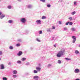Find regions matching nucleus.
Listing matches in <instances>:
<instances>
[{
	"label": "nucleus",
	"instance_id": "nucleus-1",
	"mask_svg": "<svg viewBox=\"0 0 80 80\" xmlns=\"http://www.w3.org/2000/svg\"><path fill=\"white\" fill-rule=\"evenodd\" d=\"M65 49H62L61 51L58 52V53L57 55V56L58 58L61 57L62 55H63V54L65 53Z\"/></svg>",
	"mask_w": 80,
	"mask_h": 80
},
{
	"label": "nucleus",
	"instance_id": "nucleus-2",
	"mask_svg": "<svg viewBox=\"0 0 80 80\" xmlns=\"http://www.w3.org/2000/svg\"><path fill=\"white\" fill-rule=\"evenodd\" d=\"M20 21L22 23H25V22L26 21V19L24 18H21L20 19Z\"/></svg>",
	"mask_w": 80,
	"mask_h": 80
},
{
	"label": "nucleus",
	"instance_id": "nucleus-3",
	"mask_svg": "<svg viewBox=\"0 0 80 80\" xmlns=\"http://www.w3.org/2000/svg\"><path fill=\"white\" fill-rule=\"evenodd\" d=\"M72 38L73 39V40H72V43H75L76 41V38H77L75 36H72Z\"/></svg>",
	"mask_w": 80,
	"mask_h": 80
},
{
	"label": "nucleus",
	"instance_id": "nucleus-4",
	"mask_svg": "<svg viewBox=\"0 0 80 80\" xmlns=\"http://www.w3.org/2000/svg\"><path fill=\"white\" fill-rule=\"evenodd\" d=\"M74 72L75 73H79V72H80V70H79L78 69L76 68L75 69Z\"/></svg>",
	"mask_w": 80,
	"mask_h": 80
},
{
	"label": "nucleus",
	"instance_id": "nucleus-5",
	"mask_svg": "<svg viewBox=\"0 0 80 80\" xmlns=\"http://www.w3.org/2000/svg\"><path fill=\"white\" fill-rule=\"evenodd\" d=\"M39 78V77H38V76H34L33 77V79L34 80H37Z\"/></svg>",
	"mask_w": 80,
	"mask_h": 80
},
{
	"label": "nucleus",
	"instance_id": "nucleus-6",
	"mask_svg": "<svg viewBox=\"0 0 80 80\" xmlns=\"http://www.w3.org/2000/svg\"><path fill=\"white\" fill-rule=\"evenodd\" d=\"M23 53L22 51H19V52L18 53L17 55L18 56H20L22 55Z\"/></svg>",
	"mask_w": 80,
	"mask_h": 80
},
{
	"label": "nucleus",
	"instance_id": "nucleus-7",
	"mask_svg": "<svg viewBox=\"0 0 80 80\" xmlns=\"http://www.w3.org/2000/svg\"><path fill=\"white\" fill-rule=\"evenodd\" d=\"M36 22L38 25H39L40 24V20H37L36 21Z\"/></svg>",
	"mask_w": 80,
	"mask_h": 80
},
{
	"label": "nucleus",
	"instance_id": "nucleus-8",
	"mask_svg": "<svg viewBox=\"0 0 80 80\" xmlns=\"http://www.w3.org/2000/svg\"><path fill=\"white\" fill-rule=\"evenodd\" d=\"M36 69L37 70L38 72H40V68L38 67H36Z\"/></svg>",
	"mask_w": 80,
	"mask_h": 80
},
{
	"label": "nucleus",
	"instance_id": "nucleus-9",
	"mask_svg": "<svg viewBox=\"0 0 80 80\" xmlns=\"http://www.w3.org/2000/svg\"><path fill=\"white\" fill-rule=\"evenodd\" d=\"M0 67L1 69L2 70H3V69H4V67L3 64H1L0 65Z\"/></svg>",
	"mask_w": 80,
	"mask_h": 80
},
{
	"label": "nucleus",
	"instance_id": "nucleus-10",
	"mask_svg": "<svg viewBox=\"0 0 80 80\" xmlns=\"http://www.w3.org/2000/svg\"><path fill=\"white\" fill-rule=\"evenodd\" d=\"M5 17V16L4 14H2L0 16V18L1 19H3V18H4Z\"/></svg>",
	"mask_w": 80,
	"mask_h": 80
},
{
	"label": "nucleus",
	"instance_id": "nucleus-11",
	"mask_svg": "<svg viewBox=\"0 0 80 80\" xmlns=\"http://www.w3.org/2000/svg\"><path fill=\"white\" fill-rule=\"evenodd\" d=\"M27 7L28 8H32V5H27Z\"/></svg>",
	"mask_w": 80,
	"mask_h": 80
},
{
	"label": "nucleus",
	"instance_id": "nucleus-12",
	"mask_svg": "<svg viewBox=\"0 0 80 80\" xmlns=\"http://www.w3.org/2000/svg\"><path fill=\"white\" fill-rule=\"evenodd\" d=\"M13 73L14 74V75H16V74H17V71L16 70H14L13 72Z\"/></svg>",
	"mask_w": 80,
	"mask_h": 80
},
{
	"label": "nucleus",
	"instance_id": "nucleus-13",
	"mask_svg": "<svg viewBox=\"0 0 80 80\" xmlns=\"http://www.w3.org/2000/svg\"><path fill=\"white\" fill-rule=\"evenodd\" d=\"M9 48L10 50H13V47L12 46H10L9 47Z\"/></svg>",
	"mask_w": 80,
	"mask_h": 80
},
{
	"label": "nucleus",
	"instance_id": "nucleus-14",
	"mask_svg": "<svg viewBox=\"0 0 80 80\" xmlns=\"http://www.w3.org/2000/svg\"><path fill=\"white\" fill-rule=\"evenodd\" d=\"M65 59L66 60H67V61H68L69 60H71V59L68 58H65Z\"/></svg>",
	"mask_w": 80,
	"mask_h": 80
},
{
	"label": "nucleus",
	"instance_id": "nucleus-15",
	"mask_svg": "<svg viewBox=\"0 0 80 80\" xmlns=\"http://www.w3.org/2000/svg\"><path fill=\"white\" fill-rule=\"evenodd\" d=\"M71 30L72 31V32H75V28H72L71 29Z\"/></svg>",
	"mask_w": 80,
	"mask_h": 80
},
{
	"label": "nucleus",
	"instance_id": "nucleus-16",
	"mask_svg": "<svg viewBox=\"0 0 80 80\" xmlns=\"http://www.w3.org/2000/svg\"><path fill=\"white\" fill-rule=\"evenodd\" d=\"M26 60V58H22L21 59V60L23 62V61H25V60Z\"/></svg>",
	"mask_w": 80,
	"mask_h": 80
},
{
	"label": "nucleus",
	"instance_id": "nucleus-17",
	"mask_svg": "<svg viewBox=\"0 0 80 80\" xmlns=\"http://www.w3.org/2000/svg\"><path fill=\"white\" fill-rule=\"evenodd\" d=\"M75 13H76V12H75V11H74L71 13V14L72 15H74Z\"/></svg>",
	"mask_w": 80,
	"mask_h": 80
},
{
	"label": "nucleus",
	"instance_id": "nucleus-18",
	"mask_svg": "<svg viewBox=\"0 0 80 80\" xmlns=\"http://www.w3.org/2000/svg\"><path fill=\"white\" fill-rule=\"evenodd\" d=\"M47 18V17H46L45 16H43L42 17V20H44V19H45Z\"/></svg>",
	"mask_w": 80,
	"mask_h": 80
},
{
	"label": "nucleus",
	"instance_id": "nucleus-19",
	"mask_svg": "<svg viewBox=\"0 0 80 80\" xmlns=\"http://www.w3.org/2000/svg\"><path fill=\"white\" fill-rule=\"evenodd\" d=\"M8 23H13V21L12 20H9L8 21Z\"/></svg>",
	"mask_w": 80,
	"mask_h": 80
},
{
	"label": "nucleus",
	"instance_id": "nucleus-20",
	"mask_svg": "<svg viewBox=\"0 0 80 80\" xmlns=\"http://www.w3.org/2000/svg\"><path fill=\"white\" fill-rule=\"evenodd\" d=\"M75 53H76V54H78L79 53V51H78V50H75Z\"/></svg>",
	"mask_w": 80,
	"mask_h": 80
},
{
	"label": "nucleus",
	"instance_id": "nucleus-21",
	"mask_svg": "<svg viewBox=\"0 0 80 80\" xmlns=\"http://www.w3.org/2000/svg\"><path fill=\"white\" fill-rule=\"evenodd\" d=\"M17 63H19V64L22 63V61H21L18 60L17 61Z\"/></svg>",
	"mask_w": 80,
	"mask_h": 80
},
{
	"label": "nucleus",
	"instance_id": "nucleus-22",
	"mask_svg": "<svg viewBox=\"0 0 80 80\" xmlns=\"http://www.w3.org/2000/svg\"><path fill=\"white\" fill-rule=\"evenodd\" d=\"M7 7L8 9H11L12 8V6L10 5L8 6Z\"/></svg>",
	"mask_w": 80,
	"mask_h": 80
},
{
	"label": "nucleus",
	"instance_id": "nucleus-23",
	"mask_svg": "<svg viewBox=\"0 0 80 80\" xmlns=\"http://www.w3.org/2000/svg\"><path fill=\"white\" fill-rule=\"evenodd\" d=\"M33 72L34 73H38V71L36 70H34L33 71Z\"/></svg>",
	"mask_w": 80,
	"mask_h": 80
},
{
	"label": "nucleus",
	"instance_id": "nucleus-24",
	"mask_svg": "<svg viewBox=\"0 0 80 80\" xmlns=\"http://www.w3.org/2000/svg\"><path fill=\"white\" fill-rule=\"evenodd\" d=\"M51 30V28L48 29L47 30V32H51V30Z\"/></svg>",
	"mask_w": 80,
	"mask_h": 80
},
{
	"label": "nucleus",
	"instance_id": "nucleus-25",
	"mask_svg": "<svg viewBox=\"0 0 80 80\" xmlns=\"http://www.w3.org/2000/svg\"><path fill=\"white\" fill-rule=\"evenodd\" d=\"M36 41H37V42H40V39H38V38H37L36 39Z\"/></svg>",
	"mask_w": 80,
	"mask_h": 80
},
{
	"label": "nucleus",
	"instance_id": "nucleus-26",
	"mask_svg": "<svg viewBox=\"0 0 80 80\" xmlns=\"http://www.w3.org/2000/svg\"><path fill=\"white\" fill-rule=\"evenodd\" d=\"M3 80H7V78L4 77L2 78Z\"/></svg>",
	"mask_w": 80,
	"mask_h": 80
},
{
	"label": "nucleus",
	"instance_id": "nucleus-27",
	"mask_svg": "<svg viewBox=\"0 0 80 80\" xmlns=\"http://www.w3.org/2000/svg\"><path fill=\"white\" fill-rule=\"evenodd\" d=\"M16 47H20V44L18 43L16 45Z\"/></svg>",
	"mask_w": 80,
	"mask_h": 80
},
{
	"label": "nucleus",
	"instance_id": "nucleus-28",
	"mask_svg": "<svg viewBox=\"0 0 80 80\" xmlns=\"http://www.w3.org/2000/svg\"><path fill=\"white\" fill-rule=\"evenodd\" d=\"M47 6L48 8H50V7H51V5L50 4H47Z\"/></svg>",
	"mask_w": 80,
	"mask_h": 80
},
{
	"label": "nucleus",
	"instance_id": "nucleus-29",
	"mask_svg": "<svg viewBox=\"0 0 80 80\" xmlns=\"http://www.w3.org/2000/svg\"><path fill=\"white\" fill-rule=\"evenodd\" d=\"M29 33V31L27 30L26 31V34H28Z\"/></svg>",
	"mask_w": 80,
	"mask_h": 80
},
{
	"label": "nucleus",
	"instance_id": "nucleus-30",
	"mask_svg": "<svg viewBox=\"0 0 80 80\" xmlns=\"http://www.w3.org/2000/svg\"><path fill=\"white\" fill-rule=\"evenodd\" d=\"M52 30H54V29H55V26H52Z\"/></svg>",
	"mask_w": 80,
	"mask_h": 80
},
{
	"label": "nucleus",
	"instance_id": "nucleus-31",
	"mask_svg": "<svg viewBox=\"0 0 80 80\" xmlns=\"http://www.w3.org/2000/svg\"><path fill=\"white\" fill-rule=\"evenodd\" d=\"M51 66H52V65L51 64H48V68H50L51 67Z\"/></svg>",
	"mask_w": 80,
	"mask_h": 80
},
{
	"label": "nucleus",
	"instance_id": "nucleus-32",
	"mask_svg": "<svg viewBox=\"0 0 80 80\" xmlns=\"http://www.w3.org/2000/svg\"><path fill=\"white\" fill-rule=\"evenodd\" d=\"M69 25H72L73 24V22H69Z\"/></svg>",
	"mask_w": 80,
	"mask_h": 80
},
{
	"label": "nucleus",
	"instance_id": "nucleus-33",
	"mask_svg": "<svg viewBox=\"0 0 80 80\" xmlns=\"http://www.w3.org/2000/svg\"><path fill=\"white\" fill-rule=\"evenodd\" d=\"M58 63H59V64H60L61 63V61L60 60H58Z\"/></svg>",
	"mask_w": 80,
	"mask_h": 80
},
{
	"label": "nucleus",
	"instance_id": "nucleus-34",
	"mask_svg": "<svg viewBox=\"0 0 80 80\" xmlns=\"http://www.w3.org/2000/svg\"><path fill=\"white\" fill-rule=\"evenodd\" d=\"M63 29L64 30H68L67 28L66 27H64Z\"/></svg>",
	"mask_w": 80,
	"mask_h": 80
},
{
	"label": "nucleus",
	"instance_id": "nucleus-35",
	"mask_svg": "<svg viewBox=\"0 0 80 80\" xmlns=\"http://www.w3.org/2000/svg\"><path fill=\"white\" fill-rule=\"evenodd\" d=\"M69 23H70V22H66L65 23L66 25H68V24Z\"/></svg>",
	"mask_w": 80,
	"mask_h": 80
},
{
	"label": "nucleus",
	"instance_id": "nucleus-36",
	"mask_svg": "<svg viewBox=\"0 0 80 80\" xmlns=\"http://www.w3.org/2000/svg\"><path fill=\"white\" fill-rule=\"evenodd\" d=\"M13 78H16V77H17V75H13Z\"/></svg>",
	"mask_w": 80,
	"mask_h": 80
},
{
	"label": "nucleus",
	"instance_id": "nucleus-37",
	"mask_svg": "<svg viewBox=\"0 0 80 80\" xmlns=\"http://www.w3.org/2000/svg\"><path fill=\"white\" fill-rule=\"evenodd\" d=\"M46 0H40V1H41L42 2H43L44 3L45 2Z\"/></svg>",
	"mask_w": 80,
	"mask_h": 80
},
{
	"label": "nucleus",
	"instance_id": "nucleus-38",
	"mask_svg": "<svg viewBox=\"0 0 80 80\" xmlns=\"http://www.w3.org/2000/svg\"><path fill=\"white\" fill-rule=\"evenodd\" d=\"M3 53V52L2 51H0V55H2Z\"/></svg>",
	"mask_w": 80,
	"mask_h": 80
},
{
	"label": "nucleus",
	"instance_id": "nucleus-39",
	"mask_svg": "<svg viewBox=\"0 0 80 80\" xmlns=\"http://www.w3.org/2000/svg\"><path fill=\"white\" fill-rule=\"evenodd\" d=\"M68 19L71 21L72 20V17H70L68 18Z\"/></svg>",
	"mask_w": 80,
	"mask_h": 80
},
{
	"label": "nucleus",
	"instance_id": "nucleus-40",
	"mask_svg": "<svg viewBox=\"0 0 80 80\" xmlns=\"http://www.w3.org/2000/svg\"><path fill=\"white\" fill-rule=\"evenodd\" d=\"M30 63L29 62H27L26 64V65H29V64Z\"/></svg>",
	"mask_w": 80,
	"mask_h": 80
},
{
	"label": "nucleus",
	"instance_id": "nucleus-41",
	"mask_svg": "<svg viewBox=\"0 0 80 80\" xmlns=\"http://www.w3.org/2000/svg\"><path fill=\"white\" fill-rule=\"evenodd\" d=\"M12 64V63H11V62H9L8 63V65H11Z\"/></svg>",
	"mask_w": 80,
	"mask_h": 80
},
{
	"label": "nucleus",
	"instance_id": "nucleus-42",
	"mask_svg": "<svg viewBox=\"0 0 80 80\" xmlns=\"http://www.w3.org/2000/svg\"><path fill=\"white\" fill-rule=\"evenodd\" d=\"M77 4V1L74 2V5H76Z\"/></svg>",
	"mask_w": 80,
	"mask_h": 80
},
{
	"label": "nucleus",
	"instance_id": "nucleus-43",
	"mask_svg": "<svg viewBox=\"0 0 80 80\" xmlns=\"http://www.w3.org/2000/svg\"><path fill=\"white\" fill-rule=\"evenodd\" d=\"M18 42H22V40L20 39H18Z\"/></svg>",
	"mask_w": 80,
	"mask_h": 80
},
{
	"label": "nucleus",
	"instance_id": "nucleus-44",
	"mask_svg": "<svg viewBox=\"0 0 80 80\" xmlns=\"http://www.w3.org/2000/svg\"><path fill=\"white\" fill-rule=\"evenodd\" d=\"M59 24H62V22H61V21H59Z\"/></svg>",
	"mask_w": 80,
	"mask_h": 80
},
{
	"label": "nucleus",
	"instance_id": "nucleus-45",
	"mask_svg": "<svg viewBox=\"0 0 80 80\" xmlns=\"http://www.w3.org/2000/svg\"><path fill=\"white\" fill-rule=\"evenodd\" d=\"M18 2H22V0H18Z\"/></svg>",
	"mask_w": 80,
	"mask_h": 80
},
{
	"label": "nucleus",
	"instance_id": "nucleus-46",
	"mask_svg": "<svg viewBox=\"0 0 80 80\" xmlns=\"http://www.w3.org/2000/svg\"><path fill=\"white\" fill-rule=\"evenodd\" d=\"M51 38H52V40H54V37H51Z\"/></svg>",
	"mask_w": 80,
	"mask_h": 80
},
{
	"label": "nucleus",
	"instance_id": "nucleus-47",
	"mask_svg": "<svg viewBox=\"0 0 80 80\" xmlns=\"http://www.w3.org/2000/svg\"><path fill=\"white\" fill-rule=\"evenodd\" d=\"M42 33V31H40V34Z\"/></svg>",
	"mask_w": 80,
	"mask_h": 80
},
{
	"label": "nucleus",
	"instance_id": "nucleus-48",
	"mask_svg": "<svg viewBox=\"0 0 80 80\" xmlns=\"http://www.w3.org/2000/svg\"><path fill=\"white\" fill-rule=\"evenodd\" d=\"M56 46H57V45H56V44H55L54 45V47H56Z\"/></svg>",
	"mask_w": 80,
	"mask_h": 80
},
{
	"label": "nucleus",
	"instance_id": "nucleus-49",
	"mask_svg": "<svg viewBox=\"0 0 80 80\" xmlns=\"http://www.w3.org/2000/svg\"><path fill=\"white\" fill-rule=\"evenodd\" d=\"M30 48L31 50H32V49H33V48L31 47Z\"/></svg>",
	"mask_w": 80,
	"mask_h": 80
},
{
	"label": "nucleus",
	"instance_id": "nucleus-50",
	"mask_svg": "<svg viewBox=\"0 0 80 80\" xmlns=\"http://www.w3.org/2000/svg\"><path fill=\"white\" fill-rule=\"evenodd\" d=\"M2 15V12H0V16Z\"/></svg>",
	"mask_w": 80,
	"mask_h": 80
},
{
	"label": "nucleus",
	"instance_id": "nucleus-51",
	"mask_svg": "<svg viewBox=\"0 0 80 80\" xmlns=\"http://www.w3.org/2000/svg\"><path fill=\"white\" fill-rule=\"evenodd\" d=\"M39 34H40V31H39Z\"/></svg>",
	"mask_w": 80,
	"mask_h": 80
},
{
	"label": "nucleus",
	"instance_id": "nucleus-52",
	"mask_svg": "<svg viewBox=\"0 0 80 80\" xmlns=\"http://www.w3.org/2000/svg\"><path fill=\"white\" fill-rule=\"evenodd\" d=\"M79 47H80V45H79Z\"/></svg>",
	"mask_w": 80,
	"mask_h": 80
},
{
	"label": "nucleus",
	"instance_id": "nucleus-53",
	"mask_svg": "<svg viewBox=\"0 0 80 80\" xmlns=\"http://www.w3.org/2000/svg\"><path fill=\"white\" fill-rule=\"evenodd\" d=\"M1 60V58H0V61Z\"/></svg>",
	"mask_w": 80,
	"mask_h": 80
}]
</instances>
